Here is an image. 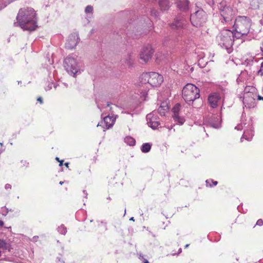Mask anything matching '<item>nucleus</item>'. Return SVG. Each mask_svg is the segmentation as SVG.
Segmentation results:
<instances>
[{
    "instance_id": "obj_1",
    "label": "nucleus",
    "mask_w": 263,
    "mask_h": 263,
    "mask_svg": "<svg viewBox=\"0 0 263 263\" xmlns=\"http://www.w3.org/2000/svg\"><path fill=\"white\" fill-rule=\"evenodd\" d=\"M16 20L14 26H20L23 30L33 31L37 27L36 13L33 8L26 7L20 9Z\"/></svg>"
},
{
    "instance_id": "obj_2",
    "label": "nucleus",
    "mask_w": 263,
    "mask_h": 263,
    "mask_svg": "<svg viewBox=\"0 0 263 263\" xmlns=\"http://www.w3.org/2000/svg\"><path fill=\"white\" fill-rule=\"evenodd\" d=\"M251 22L250 18L245 16H239L233 25L235 37L239 39L247 35L250 31Z\"/></svg>"
},
{
    "instance_id": "obj_3",
    "label": "nucleus",
    "mask_w": 263,
    "mask_h": 263,
    "mask_svg": "<svg viewBox=\"0 0 263 263\" xmlns=\"http://www.w3.org/2000/svg\"><path fill=\"white\" fill-rule=\"evenodd\" d=\"M235 35L234 32L230 30L221 31L216 37L217 42L219 46L226 49L228 53H230L232 51V45Z\"/></svg>"
},
{
    "instance_id": "obj_4",
    "label": "nucleus",
    "mask_w": 263,
    "mask_h": 263,
    "mask_svg": "<svg viewBox=\"0 0 263 263\" xmlns=\"http://www.w3.org/2000/svg\"><path fill=\"white\" fill-rule=\"evenodd\" d=\"M140 80L142 83H148L152 87H158L163 82V77L157 72H150L143 73Z\"/></svg>"
},
{
    "instance_id": "obj_5",
    "label": "nucleus",
    "mask_w": 263,
    "mask_h": 263,
    "mask_svg": "<svg viewBox=\"0 0 263 263\" xmlns=\"http://www.w3.org/2000/svg\"><path fill=\"white\" fill-rule=\"evenodd\" d=\"M200 91L198 87L192 84H187L182 89V97L185 101L190 104L200 97Z\"/></svg>"
},
{
    "instance_id": "obj_6",
    "label": "nucleus",
    "mask_w": 263,
    "mask_h": 263,
    "mask_svg": "<svg viewBox=\"0 0 263 263\" xmlns=\"http://www.w3.org/2000/svg\"><path fill=\"white\" fill-rule=\"evenodd\" d=\"M219 9L221 16V22L230 24L234 15L232 8L227 6L225 2H221L219 4Z\"/></svg>"
},
{
    "instance_id": "obj_7",
    "label": "nucleus",
    "mask_w": 263,
    "mask_h": 263,
    "mask_svg": "<svg viewBox=\"0 0 263 263\" xmlns=\"http://www.w3.org/2000/svg\"><path fill=\"white\" fill-rule=\"evenodd\" d=\"M64 66L69 73L73 76L80 71V66L76 59L71 56H68L65 59Z\"/></svg>"
},
{
    "instance_id": "obj_8",
    "label": "nucleus",
    "mask_w": 263,
    "mask_h": 263,
    "mask_svg": "<svg viewBox=\"0 0 263 263\" xmlns=\"http://www.w3.org/2000/svg\"><path fill=\"white\" fill-rule=\"evenodd\" d=\"M190 21L192 24L196 27L202 26L206 21V14L202 9L196 11L194 14H191Z\"/></svg>"
},
{
    "instance_id": "obj_9",
    "label": "nucleus",
    "mask_w": 263,
    "mask_h": 263,
    "mask_svg": "<svg viewBox=\"0 0 263 263\" xmlns=\"http://www.w3.org/2000/svg\"><path fill=\"white\" fill-rule=\"evenodd\" d=\"M154 53V50L151 45H147L144 47L140 54V58L145 63L147 62L151 59Z\"/></svg>"
},
{
    "instance_id": "obj_10",
    "label": "nucleus",
    "mask_w": 263,
    "mask_h": 263,
    "mask_svg": "<svg viewBox=\"0 0 263 263\" xmlns=\"http://www.w3.org/2000/svg\"><path fill=\"white\" fill-rule=\"evenodd\" d=\"M146 120L148 125L152 129H155L158 127L160 125V122L156 116V112L153 111L146 116Z\"/></svg>"
},
{
    "instance_id": "obj_11",
    "label": "nucleus",
    "mask_w": 263,
    "mask_h": 263,
    "mask_svg": "<svg viewBox=\"0 0 263 263\" xmlns=\"http://www.w3.org/2000/svg\"><path fill=\"white\" fill-rule=\"evenodd\" d=\"M186 23V20L184 18L183 16L179 14L170 25V27L173 29H179L183 28Z\"/></svg>"
},
{
    "instance_id": "obj_12",
    "label": "nucleus",
    "mask_w": 263,
    "mask_h": 263,
    "mask_svg": "<svg viewBox=\"0 0 263 263\" xmlns=\"http://www.w3.org/2000/svg\"><path fill=\"white\" fill-rule=\"evenodd\" d=\"M79 38L77 33L71 34L65 44V46L68 49H73L78 44Z\"/></svg>"
},
{
    "instance_id": "obj_13",
    "label": "nucleus",
    "mask_w": 263,
    "mask_h": 263,
    "mask_svg": "<svg viewBox=\"0 0 263 263\" xmlns=\"http://www.w3.org/2000/svg\"><path fill=\"white\" fill-rule=\"evenodd\" d=\"M220 98L221 97L218 93L214 92L211 93L208 97V101L211 106L212 108L216 107Z\"/></svg>"
},
{
    "instance_id": "obj_14",
    "label": "nucleus",
    "mask_w": 263,
    "mask_h": 263,
    "mask_svg": "<svg viewBox=\"0 0 263 263\" xmlns=\"http://www.w3.org/2000/svg\"><path fill=\"white\" fill-rule=\"evenodd\" d=\"M176 4L178 8L181 11L186 13L189 11V1L188 0H178Z\"/></svg>"
},
{
    "instance_id": "obj_15",
    "label": "nucleus",
    "mask_w": 263,
    "mask_h": 263,
    "mask_svg": "<svg viewBox=\"0 0 263 263\" xmlns=\"http://www.w3.org/2000/svg\"><path fill=\"white\" fill-rule=\"evenodd\" d=\"M248 126H249V129H246L244 131L243 134L240 139L241 142L243 141V139L250 141L254 136V131L252 129V124L251 122L249 123Z\"/></svg>"
},
{
    "instance_id": "obj_16",
    "label": "nucleus",
    "mask_w": 263,
    "mask_h": 263,
    "mask_svg": "<svg viewBox=\"0 0 263 263\" xmlns=\"http://www.w3.org/2000/svg\"><path fill=\"white\" fill-rule=\"evenodd\" d=\"M115 120L116 118H114L112 116H110L109 115L104 117L103 121L106 126L105 128L109 129L112 127L114 124Z\"/></svg>"
},
{
    "instance_id": "obj_17",
    "label": "nucleus",
    "mask_w": 263,
    "mask_h": 263,
    "mask_svg": "<svg viewBox=\"0 0 263 263\" xmlns=\"http://www.w3.org/2000/svg\"><path fill=\"white\" fill-rule=\"evenodd\" d=\"M209 125L213 128H218L220 126V120L218 116L214 117L210 119Z\"/></svg>"
},
{
    "instance_id": "obj_18",
    "label": "nucleus",
    "mask_w": 263,
    "mask_h": 263,
    "mask_svg": "<svg viewBox=\"0 0 263 263\" xmlns=\"http://www.w3.org/2000/svg\"><path fill=\"white\" fill-rule=\"evenodd\" d=\"M168 107L165 103H162L158 109V112L160 116H165V113L168 111Z\"/></svg>"
},
{
    "instance_id": "obj_19",
    "label": "nucleus",
    "mask_w": 263,
    "mask_h": 263,
    "mask_svg": "<svg viewBox=\"0 0 263 263\" xmlns=\"http://www.w3.org/2000/svg\"><path fill=\"white\" fill-rule=\"evenodd\" d=\"M172 117L175 122L179 125H182L185 122V119L183 117H180L179 114L176 115H172Z\"/></svg>"
},
{
    "instance_id": "obj_20",
    "label": "nucleus",
    "mask_w": 263,
    "mask_h": 263,
    "mask_svg": "<svg viewBox=\"0 0 263 263\" xmlns=\"http://www.w3.org/2000/svg\"><path fill=\"white\" fill-rule=\"evenodd\" d=\"M152 144L149 143H145L142 144L141 147V151L144 153H148L150 151Z\"/></svg>"
},
{
    "instance_id": "obj_21",
    "label": "nucleus",
    "mask_w": 263,
    "mask_h": 263,
    "mask_svg": "<svg viewBox=\"0 0 263 263\" xmlns=\"http://www.w3.org/2000/svg\"><path fill=\"white\" fill-rule=\"evenodd\" d=\"M124 142L130 146H133L135 144L136 140L132 137H126L124 139Z\"/></svg>"
},
{
    "instance_id": "obj_22",
    "label": "nucleus",
    "mask_w": 263,
    "mask_h": 263,
    "mask_svg": "<svg viewBox=\"0 0 263 263\" xmlns=\"http://www.w3.org/2000/svg\"><path fill=\"white\" fill-rule=\"evenodd\" d=\"M58 231L62 235H65L67 233V229L63 224H61L58 227Z\"/></svg>"
},
{
    "instance_id": "obj_23",
    "label": "nucleus",
    "mask_w": 263,
    "mask_h": 263,
    "mask_svg": "<svg viewBox=\"0 0 263 263\" xmlns=\"http://www.w3.org/2000/svg\"><path fill=\"white\" fill-rule=\"evenodd\" d=\"M180 109V105L179 104H176L172 109V111L173 112V115H178Z\"/></svg>"
},
{
    "instance_id": "obj_24",
    "label": "nucleus",
    "mask_w": 263,
    "mask_h": 263,
    "mask_svg": "<svg viewBox=\"0 0 263 263\" xmlns=\"http://www.w3.org/2000/svg\"><path fill=\"white\" fill-rule=\"evenodd\" d=\"M205 182L206 186L210 187H212L213 185H216L218 183L217 181H214L212 179L206 180Z\"/></svg>"
},
{
    "instance_id": "obj_25",
    "label": "nucleus",
    "mask_w": 263,
    "mask_h": 263,
    "mask_svg": "<svg viewBox=\"0 0 263 263\" xmlns=\"http://www.w3.org/2000/svg\"><path fill=\"white\" fill-rule=\"evenodd\" d=\"M125 63L129 66H131L133 64V59L131 58L130 55H128L127 58L126 59Z\"/></svg>"
},
{
    "instance_id": "obj_26",
    "label": "nucleus",
    "mask_w": 263,
    "mask_h": 263,
    "mask_svg": "<svg viewBox=\"0 0 263 263\" xmlns=\"http://www.w3.org/2000/svg\"><path fill=\"white\" fill-rule=\"evenodd\" d=\"M9 212L8 209L6 207H2L0 210V213L3 216H6Z\"/></svg>"
},
{
    "instance_id": "obj_27",
    "label": "nucleus",
    "mask_w": 263,
    "mask_h": 263,
    "mask_svg": "<svg viewBox=\"0 0 263 263\" xmlns=\"http://www.w3.org/2000/svg\"><path fill=\"white\" fill-rule=\"evenodd\" d=\"M151 14L155 18H157L159 16V12L155 9H152L151 11Z\"/></svg>"
},
{
    "instance_id": "obj_28",
    "label": "nucleus",
    "mask_w": 263,
    "mask_h": 263,
    "mask_svg": "<svg viewBox=\"0 0 263 263\" xmlns=\"http://www.w3.org/2000/svg\"><path fill=\"white\" fill-rule=\"evenodd\" d=\"M93 11V7L90 5L87 6L85 9V12L86 13H92Z\"/></svg>"
},
{
    "instance_id": "obj_29",
    "label": "nucleus",
    "mask_w": 263,
    "mask_h": 263,
    "mask_svg": "<svg viewBox=\"0 0 263 263\" xmlns=\"http://www.w3.org/2000/svg\"><path fill=\"white\" fill-rule=\"evenodd\" d=\"M246 124V123H243L242 121H241L240 124H238L236 126H235V129L238 130H240L242 129L243 126H245Z\"/></svg>"
},
{
    "instance_id": "obj_30",
    "label": "nucleus",
    "mask_w": 263,
    "mask_h": 263,
    "mask_svg": "<svg viewBox=\"0 0 263 263\" xmlns=\"http://www.w3.org/2000/svg\"><path fill=\"white\" fill-rule=\"evenodd\" d=\"M7 244L4 240L0 239V248L6 249L7 248Z\"/></svg>"
},
{
    "instance_id": "obj_31",
    "label": "nucleus",
    "mask_w": 263,
    "mask_h": 263,
    "mask_svg": "<svg viewBox=\"0 0 263 263\" xmlns=\"http://www.w3.org/2000/svg\"><path fill=\"white\" fill-rule=\"evenodd\" d=\"M257 74L260 76H263V61L261 62L259 70L257 71Z\"/></svg>"
},
{
    "instance_id": "obj_32",
    "label": "nucleus",
    "mask_w": 263,
    "mask_h": 263,
    "mask_svg": "<svg viewBox=\"0 0 263 263\" xmlns=\"http://www.w3.org/2000/svg\"><path fill=\"white\" fill-rule=\"evenodd\" d=\"M96 103L97 104V106H98V107L101 110L102 108L104 107V106H102L101 104H100L99 102H98L97 101H96ZM109 106V103L107 102L105 104V107H108ZM105 107V106H104Z\"/></svg>"
},
{
    "instance_id": "obj_33",
    "label": "nucleus",
    "mask_w": 263,
    "mask_h": 263,
    "mask_svg": "<svg viewBox=\"0 0 263 263\" xmlns=\"http://www.w3.org/2000/svg\"><path fill=\"white\" fill-rule=\"evenodd\" d=\"M52 85H53V83L52 82L49 83L48 84V86L45 88V90L46 91L50 90L52 88Z\"/></svg>"
},
{
    "instance_id": "obj_34",
    "label": "nucleus",
    "mask_w": 263,
    "mask_h": 263,
    "mask_svg": "<svg viewBox=\"0 0 263 263\" xmlns=\"http://www.w3.org/2000/svg\"><path fill=\"white\" fill-rule=\"evenodd\" d=\"M256 225L261 226L263 225V220L261 219H258L256 222Z\"/></svg>"
},
{
    "instance_id": "obj_35",
    "label": "nucleus",
    "mask_w": 263,
    "mask_h": 263,
    "mask_svg": "<svg viewBox=\"0 0 263 263\" xmlns=\"http://www.w3.org/2000/svg\"><path fill=\"white\" fill-rule=\"evenodd\" d=\"M21 163L23 164L24 166H28L29 165V163L27 162L26 161L22 160L21 161Z\"/></svg>"
},
{
    "instance_id": "obj_36",
    "label": "nucleus",
    "mask_w": 263,
    "mask_h": 263,
    "mask_svg": "<svg viewBox=\"0 0 263 263\" xmlns=\"http://www.w3.org/2000/svg\"><path fill=\"white\" fill-rule=\"evenodd\" d=\"M5 188L6 190L11 189V185L10 184L7 183L5 185Z\"/></svg>"
},
{
    "instance_id": "obj_37",
    "label": "nucleus",
    "mask_w": 263,
    "mask_h": 263,
    "mask_svg": "<svg viewBox=\"0 0 263 263\" xmlns=\"http://www.w3.org/2000/svg\"><path fill=\"white\" fill-rule=\"evenodd\" d=\"M98 226H100V224H104V226H106V223L103 221H97Z\"/></svg>"
},
{
    "instance_id": "obj_38",
    "label": "nucleus",
    "mask_w": 263,
    "mask_h": 263,
    "mask_svg": "<svg viewBox=\"0 0 263 263\" xmlns=\"http://www.w3.org/2000/svg\"><path fill=\"white\" fill-rule=\"evenodd\" d=\"M38 237H39L37 236H35L33 237V238L32 239V241H34V242L36 241L38 239Z\"/></svg>"
},
{
    "instance_id": "obj_39",
    "label": "nucleus",
    "mask_w": 263,
    "mask_h": 263,
    "mask_svg": "<svg viewBox=\"0 0 263 263\" xmlns=\"http://www.w3.org/2000/svg\"><path fill=\"white\" fill-rule=\"evenodd\" d=\"M257 3V0H252L251 2V5L253 7V3Z\"/></svg>"
},
{
    "instance_id": "obj_40",
    "label": "nucleus",
    "mask_w": 263,
    "mask_h": 263,
    "mask_svg": "<svg viewBox=\"0 0 263 263\" xmlns=\"http://www.w3.org/2000/svg\"><path fill=\"white\" fill-rule=\"evenodd\" d=\"M83 193H84V195H85V197L86 198H87V195H88V194H87V193L86 191L85 190H83Z\"/></svg>"
},
{
    "instance_id": "obj_41",
    "label": "nucleus",
    "mask_w": 263,
    "mask_h": 263,
    "mask_svg": "<svg viewBox=\"0 0 263 263\" xmlns=\"http://www.w3.org/2000/svg\"><path fill=\"white\" fill-rule=\"evenodd\" d=\"M4 225V222L2 220H0V227H3Z\"/></svg>"
},
{
    "instance_id": "obj_42",
    "label": "nucleus",
    "mask_w": 263,
    "mask_h": 263,
    "mask_svg": "<svg viewBox=\"0 0 263 263\" xmlns=\"http://www.w3.org/2000/svg\"><path fill=\"white\" fill-rule=\"evenodd\" d=\"M62 85H64L65 88H67L68 87V85L66 83H63Z\"/></svg>"
},
{
    "instance_id": "obj_43",
    "label": "nucleus",
    "mask_w": 263,
    "mask_h": 263,
    "mask_svg": "<svg viewBox=\"0 0 263 263\" xmlns=\"http://www.w3.org/2000/svg\"><path fill=\"white\" fill-rule=\"evenodd\" d=\"M258 99L259 100H263V97H261V96H258Z\"/></svg>"
},
{
    "instance_id": "obj_44",
    "label": "nucleus",
    "mask_w": 263,
    "mask_h": 263,
    "mask_svg": "<svg viewBox=\"0 0 263 263\" xmlns=\"http://www.w3.org/2000/svg\"><path fill=\"white\" fill-rule=\"evenodd\" d=\"M37 101H40L41 103H42V99L41 97H39L38 99H37Z\"/></svg>"
},
{
    "instance_id": "obj_45",
    "label": "nucleus",
    "mask_w": 263,
    "mask_h": 263,
    "mask_svg": "<svg viewBox=\"0 0 263 263\" xmlns=\"http://www.w3.org/2000/svg\"><path fill=\"white\" fill-rule=\"evenodd\" d=\"M58 86H60V85L59 84H54V85H53L54 88L55 89H56Z\"/></svg>"
},
{
    "instance_id": "obj_46",
    "label": "nucleus",
    "mask_w": 263,
    "mask_h": 263,
    "mask_svg": "<svg viewBox=\"0 0 263 263\" xmlns=\"http://www.w3.org/2000/svg\"><path fill=\"white\" fill-rule=\"evenodd\" d=\"M246 101V97H244V98H243V104H245Z\"/></svg>"
},
{
    "instance_id": "obj_47",
    "label": "nucleus",
    "mask_w": 263,
    "mask_h": 263,
    "mask_svg": "<svg viewBox=\"0 0 263 263\" xmlns=\"http://www.w3.org/2000/svg\"><path fill=\"white\" fill-rule=\"evenodd\" d=\"M143 263H149V262L146 259H144V261Z\"/></svg>"
},
{
    "instance_id": "obj_48",
    "label": "nucleus",
    "mask_w": 263,
    "mask_h": 263,
    "mask_svg": "<svg viewBox=\"0 0 263 263\" xmlns=\"http://www.w3.org/2000/svg\"><path fill=\"white\" fill-rule=\"evenodd\" d=\"M60 166H62V165H63V161L62 160V161H60Z\"/></svg>"
},
{
    "instance_id": "obj_49",
    "label": "nucleus",
    "mask_w": 263,
    "mask_h": 263,
    "mask_svg": "<svg viewBox=\"0 0 263 263\" xmlns=\"http://www.w3.org/2000/svg\"><path fill=\"white\" fill-rule=\"evenodd\" d=\"M130 220L134 221L135 220L134 218V217L130 218Z\"/></svg>"
},
{
    "instance_id": "obj_50",
    "label": "nucleus",
    "mask_w": 263,
    "mask_h": 263,
    "mask_svg": "<svg viewBox=\"0 0 263 263\" xmlns=\"http://www.w3.org/2000/svg\"><path fill=\"white\" fill-rule=\"evenodd\" d=\"M68 164H69V163H67V162L65 163V165L67 167H68Z\"/></svg>"
},
{
    "instance_id": "obj_51",
    "label": "nucleus",
    "mask_w": 263,
    "mask_h": 263,
    "mask_svg": "<svg viewBox=\"0 0 263 263\" xmlns=\"http://www.w3.org/2000/svg\"><path fill=\"white\" fill-rule=\"evenodd\" d=\"M55 159L60 162L59 158L58 157H56Z\"/></svg>"
},
{
    "instance_id": "obj_52",
    "label": "nucleus",
    "mask_w": 263,
    "mask_h": 263,
    "mask_svg": "<svg viewBox=\"0 0 263 263\" xmlns=\"http://www.w3.org/2000/svg\"><path fill=\"white\" fill-rule=\"evenodd\" d=\"M4 151V149H0V154Z\"/></svg>"
},
{
    "instance_id": "obj_53",
    "label": "nucleus",
    "mask_w": 263,
    "mask_h": 263,
    "mask_svg": "<svg viewBox=\"0 0 263 263\" xmlns=\"http://www.w3.org/2000/svg\"><path fill=\"white\" fill-rule=\"evenodd\" d=\"M63 183H64V182H63V181H60V184L61 185L63 184Z\"/></svg>"
},
{
    "instance_id": "obj_54",
    "label": "nucleus",
    "mask_w": 263,
    "mask_h": 263,
    "mask_svg": "<svg viewBox=\"0 0 263 263\" xmlns=\"http://www.w3.org/2000/svg\"><path fill=\"white\" fill-rule=\"evenodd\" d=\"M189 245L187 244L185 245V248H187L189 247Z\"/></svg>"
},
{
    "instance_id": "obj_55",
    "label": "nucleus",
    "mask_w": 263,
    "mask_h": 263,
    "mask_svg": "<svg viewBox=\"0 0 263 263\" xmlns=\"http://www.w3.org/2000/svg\"><path fill=\"white\" fill-rule=\"evenodd\" d=\"M57 259H58L59 261H61V260H60V258H59V257H57Z\"/></svg>"
},
{
    "instance_id": "obj_56",
    "label": "nucleus",
    "mask_w": 263,
    "mask_h": 263,
    "mask_svg": "<svg viewBox=\"0 0 263 263\" xmlns=\"http://www.w3.org/2000/svg\"><path fill=\"white\" fill-rule=\"evenodd\" d=\"M0 145H2L3 144L2 143L0 142Z\"/></svg>"
},
{
    "instance_id": "obj_57",
    "label": "nucleus",
    "mask_w": 263,
    "mask_h": 263,
    "mask_svg": "<svg viewBox=\"0 0 263 263\" xmlns=\"http://www.w3.org/2000/svg\"><path fill=\"white\" fill-rule=\"evenodd\" d=\"M61 263H64V261H61Z\"/></svg>"
},
{
    "instance_id": "obj_58",
    "label": "nucleus",
    "mask_w": 263,
    "mask_h": 263,
    "mask_svg": "<svg viewBox=\"0 0 263 263\" xmlns=\"http://www.w3.org/2000/svg\"><path fill=\"white\" fill-rule=\"evenodd\" d=\"M2 9V8H0V10H1Z\"/></svg>"
}]
</instances>
